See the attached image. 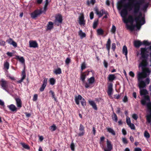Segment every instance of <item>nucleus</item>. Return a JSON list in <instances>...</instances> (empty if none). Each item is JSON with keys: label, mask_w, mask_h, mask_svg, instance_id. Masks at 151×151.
Masks as SVG:
<instances>
[{"label": "nucleus", "mask_w": 151, "mask_h": 151, "mask_svg": "<svg viewBox=\"0 0 151 151\" xmlns=\"http://www.w3.org/2000/svg\"><path fill=\"white\" fill-rule=\"evenodd\" d=\"M8 82L3 79H1L0 81V84L2 88L6 91H8L7 88H8Z\"/></svg>", "instance_id": "13"}, {"label": "nucleus", "mask_w": 151, "mask_h": 151, "mask_svg": "<svg viewBox=\"0 0 151 151\" xmlns=\"http://www.w3.org/2000/svg\"><path fill=\"white\" fill-rule=\"evenodd\" d=\"M146 46H149L151 44V43L147 41L144 40L142 42V45Z\"/></svg>", "instance_id": "47"}, {"label": "nucleus", "mask_w": 151, "mask_h": 151, "mask_svg": "<svg viewBox=\"0 0 151 151\" xmlns=\"http://www.w3.org/2000/svg\"><path fill=\"white\" fill-rule=\"evenodd\" d=\"M70 148L71 150L72 151H74L75 150V145L73 143H71L70 145Z\"/></svg>", "instance_id": "60"}, {"label": "nucleus", "mask_w": 151, "mask_h": 151, "mask_svg": "<svg viewBox=\"0 0 151 151\" xmlns=\"http://www.w3.org/2000/svg\"><path fill=\"white\" fill-rule=\"evenodd\" d=\"M81 104L82 106L84 107L86 105V102L83 98H82L81 100Z\"/></svg>", "instance_id": "43"}, {"label": "nucleus", "mask_w": 151, "mask_h": 151, "mask_svg": "<svg viewBox=\"0 0 151 151\" xmlns=\"http://www.w3.org/2000/svg\"><path fill=\"white\" fill-rule=\"evenodd\" d=\"M123 101L125 103L127 102L128 101V98L126 96H124L123 99Z\"/></svg>", "instance_id": "61"}, {"label": "nucleus", "mask_w": 151, "mask_h": 151, "mask_svg": "<svg viewBox=\"0 0 151 151\" xmlns=\"http://www.w3.org/2000/svg\"><path fill=\"white\" fill-rule=\"evenodd\" d=\"M79 130L80 132L78 134L79 136H81L84 135L85 133V127L82 124H80Z\"/></svg>", "instance_id": "15"}, {"label": "nucleus", "mask_w": 151, "mask_h": 151, "mask_svg": "<svg viewBox=\"0 0 151 151\" xmlns=\"http://www.w3.org/2000/svg\"><path fill=\"white\" fill-rule=\"evenodd\" d=\"M134 20H135L134 19L133 16L132 15H129L127 19L125 20L124 22L125 23L129 22L131 24H133Z\"/></svg>", "instance_id": "20"}, {"label": "nucleus", "mask_w": 151, "mask_h": 151, "mask_svg": "<svg viewBox=\"0 0 151 151\" xmlns=\"http://www.w3.org/2000/svg\"><path fill=\"white\" fill-rule=\"evenodd\" d=\"M148 6V4H147L144 5L142 8V10L143 11H145L147 10Z\"/></svg>", "instance_id": "53"}, {"label": "nucleus", "mask_w": 151, "mask_h": 151, "mask_svg": "<svg viewBox=\"0 0 151 151\" xmlns=\"http://www.w3.org/2000/svg\"><path fill=\"white\" fill-rule=\"evenodd\" d=\"M86 68V64L85 62L82 63L81 66V72H82L83 70L85 69Z\"/></svg>", "instance_id": "46"}, {"label": "nucleus", "mask_w": 151, "mask_h": 151, "mask_svg": "<svg viewBox=\"0 0 151 151\" xmlns=\"http://www.w3.org/2000/svg\"><path fill=\"white\" fill-rule=\"evenodd\" d=\"M21 76H22L21 78L17 81V82L18 83H21L26 77V73L25 67H24L23 70L22 71Z\"/></svg>", "instance_id": "16"}, {"label": "nucleus", "mask_w": 151, "mask_h": 151, "mask_svg": "<svg viewBox=\"0 0 151 151\" xmlns=\"http://www.w3.org/2000/svg\"><path fill=\"white\" fill-rule=\"evenodd\" d=\"M122 141L124 144H127L128 143V141L125 138H122Z\"/></svg>", "instance_id": "54"}, {"label": "nucleus", "mask_w": 151, "mask_h": 151, "mask_svg": "<svg viewBox=\"0 0 151 151\" xmlns=\"http://www.w3.org/2000/svg\"><path fill=\"white\" fill-rule=\"evenodd\" d=\"M16 58L18 59L22 63H24L25 60L23 57H20L19 56H16Z\"/></svg>", "instance_id": "34"}, {"label": "nucleus", "mask_w": 151, "mask_h": 151, "mask_svg": "<svg viewBox=\"0 0 151 151\" xmlns=\"http://www.w3.org/2000/svg\"><path fill=\"white\" fill-rule=\"evenodd\" d=\"M7 107L11 111L13 112H16L17 110V108L14 105L11 104L10 105H8Z\"/></svg>", "instance_id": "23"}, {"label": "nucleus", "mask_w": 151, "mask_h": 151, "mask_svg": "<svg viewBox=\"0 0 151 151\" xmlns=\"http://www.w3.org/2000/svg\"><path fill=\"white\" fill-rule=\"evenodd\" d=\"M89 104L92 106L93 108L95 110H97L98 109L96 105L93 101H89Z\"/></svg>", "instance_id": "27"}, {"label": "nucleus", "mask_w": 151, "mask_h": 151, "mask_svg": "<svg viewBox=\"0 0 151 151\" xmlns=\"http://www.w3.org/2000/svg\"><path fill=\"white\" fill-rule=\"evenodd\" d=\"M116 31V27L114 25H112V28L111 29V32L113 33H115Z\"/></svg>", "instance_id": "50"}, {"label": "nucleus", "mask_w": 151, "mask_h": 151, "mask_svg": "<svg viewBox=\"0 0 151 151\" xmlns=\"http://www.w3.org/2000/svg\"><path fill=\"white\" fill-rule=\"evenodd\" d=\"M99 144L100 147L104 151H111L113 149V145L111 142L108 139L106 141L107 148L104 146V142H99Z\"/></svg>", "instance_id": "5"}, {"label": "nucleus", "mask_w": 151, "mask_h": 151, "mask_svg": "<svg viewBox=\"0 0 151 151\" xmlns=\"http://www.w3.org/2000/svg\"><path fill=\"white\" fill-rule=\"evenodd\" d=\"M135 26L133 25V24H131V25H127V28L129 29L132 31L134 30L135 27Z\"/></svg>", "instance_id": "37"}, {"label": "nucleus", "mask_w": 151, "mask_h": 151, "mask_svg": "<svg viewBox=\"0 0 151 151\" xmlns=\"http://www.w3.org/2000/svg\"><path fill=\"white\" fill-rule=\"evenodd\" d=\"M124 8L121 12V16L123 17H125L127 14L128 12L127 9H129V10L132 9L131 3L126 5L124 6Z\"/></svg>", "instance_id": "7"}, {"label": "nucleus", "mask_w": 151, "mask_h": 151, "mask_svg": "<svg viewBox=\"0 0 151 151\" xmlns=\"http://www.w3.org/2000/svg\"><path fill=\"white\" fill-rule=\"evenodd\" d=\"M147 74L145 73H139L138 74L139 87L140 89L143 88L146 86L145 82L142 80L146 77Z\"/></svg>", "instance_id": "3"}, {"label": "nucleus", "mask_w": 151, "mask_h": 151, "mask_svg": "<svg viewBox=\"0 0 151 151\" xmlns=\"http://www.w3.org/2000/svg\"><path fill=\"white\" fill-rule=\"evenodd\" d=\"M108 78L109 81H112L115 79L116 76L114 74H110L109 75Z\"/></svg>", "instance_id": "30"}, {"label": "nucleus", "mask_w": 151, "mask_h": 151, "mask_svg": "<svg viewBox=\"0 0 151 151\" xmlns=\"http://www.w3.org/2000/svg\"><path fill=\"white\" fill-rule=\"evenodd\" d=\"M113 115H112V118L116 122H117L118 120L117 117L116 115L114 112H113Z\"/></svg>", "instance_id": "39"}, {"label": "nucleus", "mask_w": 151, "mask_h": 151, "mask_svg": "<svg viewBox=\"0 0 151 151\" xmlns=\"http://www.w3.org/2000/svg\"><path fill=\"white\" fill-rule=\"evenodd\" d=\"M53 23L52 22H49L47 24L46 29V30H51L53 28Z\"/></svg>", "instance_id": "25"}, {"label": "nucleus", "mask_w": 151, "mask_h": 151, "mask_svg": "<svg viewBox=\"0 0 151 151\" xmlns=\"http://www.w3.org/2000/svg\"><path fill=\"white\" fill-rule=\"evenodd\" d=\"M78 33V35L80 36L81 39H82L86 37V34L83 32L81 30H80Z\"/></svg>", "instance_id": "32"}, {"label": "nucleus", "mask_w": 151, "mask_h": 151, "mask_svg": "<svg viewBox=\"0 0 151 151\" xmlns=\"http://www.w3.org/2000/svg\"><path fill=\"white\" fill-rule=\"evenodd\" d=\"M70 61L71 60L70 58H67L65 60V63L67 65L70 62Z\"/></svg>", "instance_id": "56"}, {"label": "nucleus", "mask_w": 151, "mask_h": 151, "mask_svg": "<svg viewBox=\"0 0 151 151\" xmlns=\"http://www.w3.org/2000/svg\"><path fill=\"white\" fill-rule=\"evenodd\" d=\"M127 49L126 45H124L122 49V53L125 55L126 58H127Z\"/></svg>", "instance_id": "29"}, {"label": "nucleus", "mask_w": 151, "mask_h": 151, "mask_svg": "<svg viewBox=\"0 0 151 151\" xmlns=\"http://www.w3.org/2000/svg\"><path fill=\"white\" fill-rule=\"evenodd\" d=\"M85 21L84 20V17L83 15L79 17V24L80 25H84L85 24Z\"/></svg>", "instance_id": "26"}, {"label": "nucleus", "mask_w": 151, "mask_h": 151, "mask_svg": "<svg viewBox=\"0 0 151 151\" xmlns=\"http://www.w3.org/2000/svg\"><path fill=\"white\" fill-rule=\"evenodd\" d=\"M112 87L113 84L111 83H110L108 86V91H107V93L109 95H110L112 94L113 90Z\"/></svg>", "instance_id": "21"}, {"label": "nucleus", "mask_w": 151, "mask_h": 151, "mask_svg": "<svg viewBox=\"0 0 151 151\" xmlns=\"http://www.w3.org/2000/svg\"><path fill=\"white\" fill-rule=\"evenodd\" d=\"M48 0H45V4L44 7V11L45 12L47 9V6L48 4Z\"/></svg>", "instance_id": "40"}, {"label": "nucleus", "mask_w": 151, "mask_h": 151, "mask_svg": "<svg viewBox=\"0 0 151 151\" xmlns=\"http://www.w3.org/2000/svg\"><path fill=\"white\" fill-rule=\"evenodd\" d=\"M50 84L53 85L55 83V80L53 78H51L50 79Z\"/></svg>", "instance_id": "44"}, {"label": "nucleus", "mask_w": 151, "mask_h": 151, "mask_svg": "<svg viewBox=\"0 0 151 151\" xmlns=\"http://www.w3.org/2000/svg\"><path fill=\"white\" fill-rule=\"evenodd\" d=\"M21 145L25 149L29 150L30 149L29 146L24 143H21Z\"/></svg>", "instance_id": "38"}, {"label": "nucleus", "mask_w": 151, "mask_h": 151, "mask_svg": "<svg viewBox=\"0 0 151 151\" xmlns=\"http://www.w3.org/2000/svg\"><path fill=\"white\" fill-rule=\"evenodd\" d=\"M57 128L55 124H53L50 127L49 130L51 132H53L56 130Z\"/></svg>", "instance_id": "31"}, {"label": "nucleus", "mask_w": 151, "mask_h": 151, "mask_svg": "<svg viewBox=\"0 0 151 151\" xmlns=\"http://www.w3.org/2000/svg\"><path fill=\"white\" fill-rule=\"evenodd\" d=\"M61 69L60 68H58L55 70L54 73L56 75L57 74H60L61 73Z\"/></svg>", "instance_id": "41"}, {"label": "nucleus", "mask_w": 151, "mask_h": 151, "mask_svg": "<svg viewBox=\"0 0 151 151\" xmlns=\"http://www.w3.org/2000/svg\"><path fill=\"white\" fill-rule=\"evenodd\" d=\"M137 14H134V20L136 23V27L137 29H139L141 26L145 24V19L144 17H142V14L141 12H140L138 16L137 17Z\"/></svg>", "instance_id": "2"}, {"label": "nucleus", "mask_w": 151, "mask_h": 151, "mask_svg": "<svg viewBox=\"0 0 151 151\" xmlns=\"http://www.w3.org/2000/svg\"><path fill=\"white\" fill-rule=\"evenodd\" d=\"M29 46L30 47L36 48L38 47V45L35 41H29Z\"/></svg>", "instance_id": "18"}, {"label": "nucleus", "mask_w": 151, "mask_h": 151, "mask_svg": "<svg viewBox=\"0 0 151 151\" xmlns=\"http://www.w3.org/2000/svg\"><path fill=\"white\" fill-rule=\"evenodd\" d=\"M94 10L96 14L98 15L99 18L101 17L104 14H107V11L104 9H102L100 11H99L98 8H95Z\"/></svg>", "instance_id": "8"}, {"label": "nucleus", "mask_w": 151, "mask_h": 151, "mask_svg": "<svg viewBox=\"0 0 151 151\" xmlns=\"http://www.w3.org/2000/svg\"><path fill=\"white\" fill-rule=\"evenodd\" d=\"M142 45V42L140 41L137 40L134 41V45L136 47L138 48Z\"/></svg>", "instance_id": "28"}, {"label": "nucleus", "mask_w": 151, "mask_h": 151, "mask_svg": "<svg viewBox=\"0 0 151 151\" xmlns=\"http://www.w3.org/2000/svg\"><path fill=\"white\" fill-rule=\"evenodd\" d=\"M37 99V94H35L33 97V100L34 101H36Z\"/></svg>", "instance_id": "59"}, {"label": "nucleus", "mask_w": 151, "mask_h": 151, "mask_svg": "<svg viewBox=\"0 0 151 151\" xmlns=\"http://www.w3.org/2000/svg\"><path fill=\"white\" fill-rule=\"evenodd\" d=\"M88 83L87 82H85L84 84V86L86 88H91L92 86L90 87L91 84H93L95 82V78L93 77H91L90 78H88Z\"/></svg>", "instance_id": "10"}, {"label": "nucleus", "mask_w": 151, "mask_h": 151, "mask_svg": "<svg viewBox=\"0 0 151 151\" xmlns=\"http://www.w3.org/2000/svg\"><path fill=\"white\" fill-rule=\"evenodd\" d=\"M140 51V55L142 60L140 65L142 67V70H144V68L146 67L148 64L147 60L149 55L147 53L148 52L147 51V49L146 47L141 48Z\"/></svg>", "instance_id": "1"}, {"label": "nucleus", "mask_w": 151, "mask_h": 151, "mask_svg": "<svg viewBox=\"0 0 151 151\" xmlns=\"http://www.w3.org/2000/svg\"><path fill=\"white\" fill-rule=\"evenodd\" d=\"M129 74L130 76L133 78L134 77V74L132 71H131L129 72Z\"/></svg>", "instance_id": "64"}, {"label": "nucleus", "mask_w": 151, "mask_h": 151, "mask_svg": "<svg viewBox=\"0 0 151 151\" xmlns=\"http://www.w3.org/2000/svg\"><path fill=\"white\" fill-rule=\"evenodd\" d=\"M89 72V71L88 70H87V71L84 72H81L80 75V78L83 84L84 85L86 82L85 79L86 78V76L88 75Z\"/></svg>", "instance_id": "11"}, {"label": "nucleus", "mask_w": 151, "mask_h": 151, "mask_svg": "<svg viewBox=\"0 0 151 151\" xmlns=\"http://www.w3.org/2000/svg\"><path fill=\"white\" fill-rule=\"evenodd\" d=\"M128 125L130 127L131 129L134 130L135 129V126L133 124L131 123Z\"/></svg>", "instance_id": "52"}, {"label": "nucleus", "mask_w": 151, "mask_h": 151, "mask_svg": "<svg viewBox=\"0 0 151 151\" xmlns=\"http://www.w3.org/2000/svg\"><path fill=\"white\" fill-rule=\"evenodd\" d=\"M143 72L142 73H145L147 74V73H150V71L149 70V69L148 68H144V70H142Z\"/></svg>", "instance_id": "49"}, {"label": "nucleus", "mask_w": 151, "mask_h": 151, "mask_svg": "<svg viewBox=\"0 0 151 151\" xmlns=\"http://www.w3.org/2000/svg\"><path fill=\"white\" fill-rule=\"evenodd\" d=\"M9 63L8 62L6 61L4 63V68L6 69L7 70H8L9 69Z\"/></svg>", "instance_id": "45"}, {"label": "nucleus", "mask_w": 151, "mask_h": 151, "mask_svg": "<svg viewBox=\"0 0 151 151\" xmlns=\"http://www.w3.org/2000/svg\"><path fill=\"white\" fill-rule=\"evenodd\" d=\"M13 41V40L12 38H10L9 39L6 40V42H7L8 44H11L12 42Z\"/></svg>", "instance_id": "55"}, {"label": "nucleus", "mask_w": 151, "mask_h": 151, "mask_svg": "<svg viewBox=\"0 0 151 151\" xmlns=\"http://www.w3.org/2000/svg\"><path fill=\"white\" fill-rule=\"evenodd\" d=\"M104 31L101 28L98 29L97 30V35H102L104 34Z\"/></svg>", "instance_id": "33"}, {"label": "nucleus", "mask_w": 151, "mask_h": 151, "mask_svg": "<svg viewBox=\"0 0 151 151\" xmlns=\"http://www.w3.org/2000/svg\"><path fill=\"white\" fill-rule=\"evenodd\" d=\"M145 2V0H139L133 4L134 7L133 13L135 14H137L139 12L141 6Z\"/></svg>", "instance_id": "6"}, {"label": "nucleus", "mask_w": 151, "mask_h": 151, "mask_svg": "<svg viewBox=\"0 0 151 151\" xmlns=\"http://www.w3.org/2000/svg\"><path fill=\"white\" fill-rule=\"evenodd\" d=\"M99 20L98 19H97L96 20H95L93 25V28L94 29H95L96 27L98 24V22Z\"/></svg>", "instance_id": "42"}, {"label": "nucleus", "mask_w": 151, "mask_h": 151, "mask_svg": "<svg viewBox=\"0 0 151 151\" xmlns=\"http://www.w3.org/2000/svg\"><path fill=\"white\" fill-rule=\"evenodd\" d=\"M43 11L41 9H36L31 13V17L33 19L37 17L42 13Z\"/></svg>", "instance_id": "12"}, {"label": "nucleus", "mask_w": 151, "mask_h": 151, "mask_svg": "<svg viewBox=\"0 0 151 151\" xmlns=\"http://www.w3.org/2000/svg\"><path fill=\"white\" fill-rule=\"evenodd\" d=\"M49 93L50 95H52V97L53 99L55 101H57V98L55 96V94L54 92L52 90H50L49 91Z\"/></svg>", "instance_id": "35"}, {"label": "nucleus", "mask_w": 151, "mask_h": 151, "mask_svg": "<svg viewBox=\"0 0 151 151\" xmlns=\"http://www.w3.org/2000/svg\"><path fill=\"white\" fill-rule=\"evenodd\" d=\"M15 100L16 102V105L17 107L20 109L22 107V102L21 99L18 98H15Z\"/></svg>", "instance_id": "19"}, {"label": "nucleus", "mask_w": 151, "mask_h": 151, "mask_svg": "<svg viewBox=\"0 0 151 151\" xmlns=\"http://www.w3.org/2000/svg\"><path fill=\"white\" fill-rule=\"evenodd\" d=\"M146 104L147 109L150 113L149 115L146 116V119L147 122L150 123L151 122V102H149Z\"/></svg>", "instance_id": "9"}, {"label": "nucleus", "mask_w": 151, "mask_h": 151, "mask_svg": "<svg viewBox=\"0 0 151 151\" xmlns=\"http://www.w3.org/2000/svg\"><path fill=\"white\" fill-rule=\"evenodd\" d=\"M103 64L104 67L106 68H107L108 66V64L107 62L105 60H104Z\"/></svg>", "instance_id": "58"}, {"label": "nucleus", "mask_w": 151, "mask_h": 151, "mask_svg": "<svg viewBox=\"0 0 151 151\" xmlns=\"http://www.w3.org/2000/svg\"><path fill=\"white\" fill-rule=\"evenodd\" d=\"M6 45L5 42L2 40H0V46H4Z\"/></svg>", "instance_id": "51"}, {"label": "nucleus", "mask_w": 151, "mask_h": 151, "mask_svg": "<svg viewBox=\"0 0 151 151\" xmlns=\"http://www.w3.org/2000/svg\"><path fill=\"white\" fill-rule=\"evenodd\" d=\"M47 78H45L43 81V84L40 89V91L42 92L44 91L45 88L47 86Z\"/></svg>", "instance_id": "17"}, {"label": "nucleus", "mask_w": 151, "mask_h": 151, "mask_svg": "<svg viewBox=\"0 0 151 151\" xmlns=\"http://www.w3.org/2000/svg\"><path fill=\"white\" fill-rule=\"evenodd\" d=\"M82 98V97L80 95H79L78 96H75V100L77 105H79L80 104L79 101H81Z\"/></svg>", "instance_id": "22"}, {"label": "nucleus", "mask_w": 151, "mask_h": 151, "mask_svg": "<svg viewBox=\"0 0 151 151\" xmlns=\"http://www.w3.org/2000/svg\"><path fill=\"white\" fill-rule=\"evenodd\" d=\"M107 132L111 133L114 136L116 135V133L115 132L112 128H107Z\"/></svg>", "instance_id": "36"}, {"label": "nucleus", "mask_w": 151, "mask_h": 151, "mask_svg": "<svg viewBox=\"0 0 151 151\" xmlns=\"http://www.w3.org/2000/svg\"><path fill=\"white\" fill-rule=\"evenodd\" d=\"M132 117L135 120H137L138 118V116L135 114H134L132 115Z\"/></svg>", "instance_id": "57"}, {"label": "nucleus", "mask_w": 151, "mask_h": 151, "mask_svg": "<svg viewBox=\"0 0 151 151\" xmlns=\"http://www.w3.org/2000/svg\"><path fill=\"white\" fill-rule=\"evenodd\" d=\"M144 136L147 139H149L150 137L149 133L146 131H145L144 132Z\"/></svg>", "instance_id": "48"}, {"label": "nucleus", "mask_w": 151, "mask_h": 151, "mask_svg": "<svg viewBox=\"0 0 151 151\" xmlns=\"http://www.w3.org/2000/svg\"><path fill=\"white\" fill-rule=\"evenodd\" d=\"M62 21V17L61 15L58 14L55 17V23L56 25L59 26V24H61Z\"/></svg>", "instance_id": "14"}, {"label": "nucleus", "mask_w": 151, "mask_h": 151, "mask_svg": "<svg viewBox=\"0 0 151 151\" xmlns=\"http://www.w3.org/2000/svg\"><path fill=\"white\" fill-rule=\"evenodd\" d=\"M94 17V14L93 12H91L90 14V19H93Z\"/></svg>", "instance_id": "63"}, {"label": "nucleus", "mask_w": 151, "mask_h": 151, "mask_svg": "<svg viewBox=\"0 0 151 151\" xmlns=\"http://www.w3.org/2000/svg\"><path fill=\"white\" fill-rule=\"evenodd\" d=\"M148 93L147 90L146 89H142L140 90V94L141 96H144V99L141 101V103L143 105H145L146 104V101L150 102V99L149 96L146 95Z\"/></svg>", "instance_id": "4"}, {"label": "nucleus", "mask_w": 151, "mask_h": 151, "mask_svg": "<svg viewBox=\"0 0 151 151\" xmlns=\"http://www.w3.org/2000/svg\"><path fill=\"white\" fill-rule=\"evenodd\" d=\"M112 49L114 51L116 49V44L115 43H113L112 45Z\"/></svg>", "instance_id": "62"}, {"label": "nucleus", "mask_w": 151, "mask_h": 151, "mask_svg": "<svg viewBox=\"0 0 151 151\" xmlns=\"http://www.w3.org/2000/svg\"><path fill=\"white\" fill-rule=\"evenodd\" d=\"M111 41L110 38H109L108 39V40L106 44V47L108 53H109L110 50V45H111Z\"/></svg>", "instance_id": "24"}]
</instances>
